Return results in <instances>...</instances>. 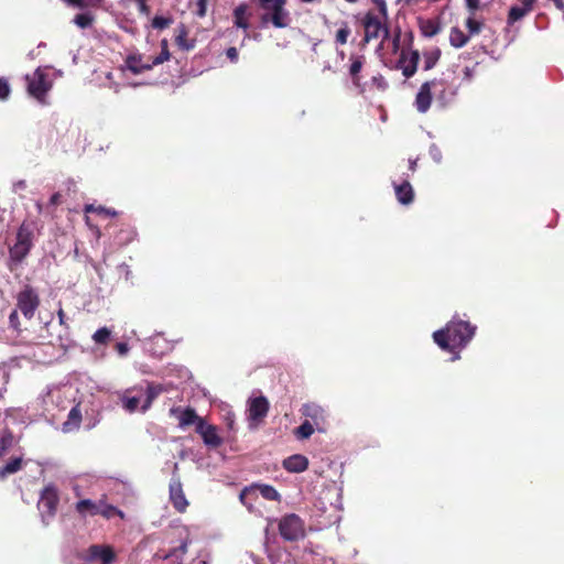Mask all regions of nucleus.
Instances as JSON below:
<instances>
[{
    "label": "nucleus",
    "mask_w": 564,
    "mask_h": 564,
    "mask_svg": "<svg viewBox=\"0 0 564 564\" xmlns=\"http://www.w3.org/2000/svg\"><path fill=\"white\" fill-rule=\"evenodd\" d=\"M476 326L469 322L453 318L442 329L434 332V341L445 351L454 352L466 347L473 339Z\"/></svg>",
    "instance_id": "f257e3e1"
},
{
    "label": "nucleus",
    "mask_w": 564,
    "mask_h": 564,
    "mask_svg": "<svg viewBox=\"0 0 564 564\" xmlns=\"http://www.w3.org/2000/svg\"><path fill=\"white\" fill-rule=\"evenodd\" d=\"M116 349L118 350V352L120 355H124L127 354V351L129 350V347H128V344L127 343H118L116 345Z\"/></svg>",
    "instance_id": "5fc2aeb1"
},
{
    "label": "nucleus",
    "mask_w": 564,
    "mask_h": 564,
    "mask_svg": "<svg viewBox=\"0 0 564 564\" xmlns=\"http://www.w3.org/2000/svg\"><path fill=\"white\" fill-rule=\"evenodd\" d=\"M423 56H424V69L430 70L438 62V59L441 57V51L438 48H435L434 51L425 52Z\"/></svg>",
    "instance_id": "72a5a7b5"
},
{
    "label": "nucleus",
    "mask_w": 564,
    "mask_h": 564,
    "mask_svg": "<svg viewBox=\"0 0 564 564\" xmlns=\"http://www.w3.org/2000/svg\"><path fill=\"white\" fill-rule=\"evenodd\" d=\"M269 411V402L264 397H258L251 400L248 409V419L253 422L262 421Z\"/></svg>",
    "instance_id": "f3484780"
},
{
    "label": "nucleus",
    "mask_w": 564,
    "mask_h": 564,
    "mask_svg": "<svg viewBox=\"0 0 564 564\" xmlns=\"http://www.w3.org/2000/svg\"><path fill=\"white\" fill-rule=\"evenodd\" d=\"M345 1H346V2H348V3H356V2H358L359 0H345Z\"/></svg>",
    "instance_id": "680f3d73"
},
{
    "label": "nucleus",
    "mask_w": 564,
    "mask_h": 564,
    "mask_svg": "<svg viewBox=\"0 0 564 564\" xmlns=\"http://www.w3.org/2000/svg\"><path fill=\"white\" fill-rule=\"evenodd\" d=\"M22 458L15 457L10 459L4 466L0 468V479H4L8 475L14 474L22 468Z\"/></svg>",
    "instance_id": "cd10ccee"
},
{
    "label": "nucleus",
    "mask_w": 564,
    "mask_h": 564,
    "mask_svg": "<svg viewBox=\"0 0 564 564\" xmlns=\"http://www.w3.org/2000/svg\"><path fill=\"white\" fill-rule=\"evenodd\" d=\"M226 55L227 57L231 61V62H237L238 61V51L236 47L231 46L229 47L227 51H226Z\"/></svg>",
    "instance_id": "3c124183"
},
{
    "label": "nucleus",
    "mask_w": 564,
    "mask_h": 564,
    "mask_svg": "<svg viewBox=\"0 0 564 564\" xmlns=\"http://www.w3.org/2000/svg\"><path fill=\"white\" fill-rule=\"evenodd\" d=\"M161 48H162L161 53L158 56H155L154 58L150 59L152 67L160 65L170 59L171 54L169 51V44H167L166 40L161 41Z\"/></svg>",
    "instance_id": "2f4dec72"
},
{
    "label": "nucleus",
    "mask_w": 564,
    "mask_h": 564,
    "mask_svg": "<svg viewBox=\"0 0 564 564\" xmlns=\"http://www.w3.org/2000/svg\"><path fill=\"white\" fill-rule=\"evenodd\" d=\"M181 550H182V552H183V553H185V552H186V550H187V544H186L185 542L181 545Z\"/></svg>",
    "instance_id": "052dcab7"
},
{
    "label": "nucleus",
    "mask_w": 564,
    "mask_h": 564,
    "mask_svg": "<svg viewBox=\"0 0 564 564\" xmlns=\"http://www.w3.org/2000/svg\"><path fill=\"white\" fill-rule=\"evenodd\" d=\"M207 11V0H196V14L199 18L205 17Z\"/></svg>",
    "instance_id": "49530a36"
},
{
    "label": "nucleus",
    "mask_w": 564,
    "mask_h": 564,
    "mask_svg": "<svg viewBox=\"0 0 564 564\" xmlns=\"http://www.w3.org/2000/svg\"><path fill=\"white\" fill-rule=\"evenodd\" d=\"M17 308L26 319H32L41 305L40 294L36 288L26 283L15 295Z\"/></svg>",
    "instance_id": "423d86ee"
},
{
    "label": "nucleus",
    "mask_w": 564,
    "mask_h": 564,
    "mask_svg": "<svg viewBox=\"0 0 564 564\" xmlns=\"http://www.w3.org/2000/svg\"><path fill=\"white\" fill-rule=\"evenodd\" d=\"M401 31L398 30L392 36V52L398 53L400 50Z\"/></svg>",
    "instance_id": "de8ad7c7"
},
{
    "label": "nucleus",
    "mask_w": 564,
    "mask_h": 564,
    "mask_svg": "<svg viewBox=\"0 0 564 564\" xmlns=\"http://www.w3.org/2000/svg\"><path fill=\"white\" fill-rule=\"evenodd\" d=\"M11 94L9 82L0 77V100H7Z\"/></svg>",
    "instance_id": "c03bdc74"
},
{
    "label": "nucleus",
    "mask_w": 564,
    "mask_h": 564,
    "mask_svg": "<svg viewBox=\"0 0 564 564\" xmlns=\"http://www.w3.org/2000/svg\"><path fill=\"white\" fill-rule=\"evenodd\" d=\"M395 197L402 205H409L414 199V191L408 180H404L401 184L394 185Z\"/></svg>",
    "instance_id": "412c9836"
},
{
    "label": "nucleus",
    "mask_w": 564,
    "mask_h": 564,
    "mask_svg": "<svg viewBox=\"0 0 564 564\" xmlns=\"http://www.w3.org/2000/svg\"><path fill=\"white\" fill-rule=\"evenodd\" d=\"M111 332L107 327H101L95 332L93 339L96 344L106 345L110 339Z\"/></svg>",
    "instance_id": "ea45409f"
},
{
    "label": "nucleus",
    "mask_w": 564,
    "mask_h": 564,
    "mask_svg": "<svg viewBox=\"0 0 564 564\" xmlns=\"http://www.w3.org/2000/svg\"><path fill=\"white\" fill-rule=\"evenodd\" d=\"M57 316H58V323H59V325H61V326H64L66 329H68V325H67L66 319H65V317H66V316H65V312H64V310H63V308H59V310L57 311Z\"/></svg>",
    "instance_id": "603ef678"
},
{
    "label": "nucleus",
    "mask_w": 564,
    "mask_h": 564,
    "mask_svg": "<svg viewBox=\"0 0 564 564\" xmlns=\"http://www.w3.org/2000/svg\"><path fill=\"white\" fill-rule=\"evenodd\" d=\"M351 31L347 22H343L340 29L336 32V43L345 45Z\"/></svg>",
    "instance_id": "58836bf2"
},
{
    "label": "nucleus",
    "mask_w": 564,
    "mask_h": 564,
    "mask_svg": "<svg viewBox=\"0 0 564 564\" xmlns=\"http://www.w3.org/2000/svg\"><path fill=\"white\" fill-rule=\"evenodd\" d=\"M482 22L480 21H477L474 15H470L467 20H466V28L468 30V35L469 37L473 36V35H477L481 32L482 30Z\"/></svg>",
    "instance_id": "4c0bfd02"
},
{
    "label": "nucleus",
    "mask_w": 564,
    "mask_h": 564,
    "mask_svg": "<svg viewBox=\"0 0 564 564\" xmlns=\"http://www.w3.org/2000/svg\"><path fill=\"white\" fill-rule=\"evenodd\" d=\"M469 41V35L465 34L459 28L453 26L449 33V43L455 48L465 46Z\"/></svg>",
    "instance_id": "b1692460"
},
{
    "label": "nucleus",
    "mask_w": 564,
    "mask_h": 564,
    "mask_svg": "<svg viewBox=\"0 0 564 564\" xmlns=\"http://www.w3.org/2000/svg\"><path fill=\"white\" fill-rule=\"evenodd\" d=\"M19 310L15 308L13 310L10 315H9V325L12 329H14L15 332L20 333L22 329H21V322H20V317H19Z\"/></svg>",
    "instance_id": "37998d69"
},
{
    "label": "nucleus",
    "mask_w": 564,
    "mask_h": 564,
    "mask_svg": "<svg viewBox=\"0 0 564 564\" xmlns=\"http://www.w3.org/2000/svg\"><path fill=\"white\" fill-rule=\"evenodd\" d=\"M25 80L28 83V93L41 104H46V95L52 88L48 75L41 68H37L33 74L26 75Z\"/></svg>",
    "instance_id": "6e6552de"
},
{
    "label": "nucleus",
    "mask_w": 564,
    "mask_h": 564,
    "mask_svg": "<svg viewBox=\"0 0 564 564\" xmlns=\"http://www.w3.org/2000/svg\"><path fill=\"white\" fill-rule=\"evenodd\" d=\"M409 169L414 172L416 169V160H410Z\"/></svg>",
    "instance_id": "bf43d9fd"
},
{
    "label": "nucleus",
    "mask_w": 564,
    "mask_h": 564,
    "mask_svg": "<svg viewBox=\"0 0 564 564\" xmlns=\"http://www.w3.org/2000/svg\"><path fill=\"white\" fill-rule=\"evenodd\" d=\"M529 11L523 7L513 6L509 10L508 23L512 24L522 19Z\"/></svg>",
    "instance_id": "e433bc0d"
},
{
    "label": "nucleus",
    "mask_w": 564,
    "mask_h": 564,
    "mask_svg": "<svg viewBox=\"0 0 564 564\" xmlns=\"http://www.w3.org/2000/svg\"><path fill=\"white\" fill-rule=\"evenodd\" d=\"M421 31L424 36L432 37L441 31L440 23L434 20H426L421 25Z\"/></svg>",
    "instance_id": "473e14b6"
},
{
    "label": "nucleus",
    "mask_w": 564,
    "mask_h": 564,
    "mask_svg": "<svg viewBox=\"0 0 564 564\" xmlns=\"http://www.w3.org/2000/svg\"><path fill=\"white\" fill-rule=\"evenodd\" d=\"M159 393H160V389H158L153 384H149L148 386V389H147V400H145L144 404L142 405V411L143 412H145L150 408L151 403L158 397Z\"/></svg>",
    "instance_id": "a19ab883"
},
{
    "label": "nucleus",
    "mask_w": 564,
    "mask_h": 564,
    "mask_svg": "<svg viewBox=\"0 0 564 564\" xmlns=\"http://www.w3.org/2000/svg\"><path fill=\"white\" fill-rule=\"evenodd\" d=\"M82 411L79 404L73 406L67 415V420L63 423V432L69 433L77 431L82 423Z\"/></svg>",
    "instance_id": "4be33fe9"
},
{
    "label": "nucleus",
    "mask_w": 564,
    "mask_h": 564,
    "mask_svg": "<svg viewBox=\"0 0 564 564\" xmlns=\"http://www.w3.org/2000/svg\"><path fill=\"white\" fill-rule=\"evenodd\" d=\"M258 490L260 492V495L265 499V500H270V501H278L280 502L281 501V495L278 492V490L271 486V485H265V484H254L252 486H250L249 488H245L241 492H240V501L243 503V505H248L247 502V498L250 496V495H253L254 491Z\"/></svg>",
    "instance_id": "f8f14e48"
},
{
    "label": "nucleus",
    "mask_w": 564,
    "mask_h": 564,
    "mask_svg": "<svg viewBox=\"0 0 564 564\" xmlns=\"http://www.w3.org/2000/svg\"><path fill=\"white\" fill-rule=\"evenodd\" d=\"M15 443L13 432L9 427H4L0 435V456L7 453Z\"/></svg>",
    "instance_id": "bb28decb"
},
{
    "label": "nucleus",
    "mask_w": 564,
    "mask_h": 564,
    "mask_svg": "<svg viewBox=\"0 0 564 564\" xmlns=\"http://www.w3.org/2000/svg\"><path fill=\"white\" fill-rule=\"evenodd\" d=\"M59 505V491L54 484L46 485L40 492V500L37 508L42 516L43 521L45 519H52L57 512Z\"/></svg>",
    "instance_id": "1a4fd4ad"
},
{
    "label": "nucleus",
    "mask_w": 564,
    "mask_h": 564,
    "mask_svg": "<svg viewBox=\"0 0 564 564\" xmlns=\"http://www.w3.org/2000/svg\"><path fill=\"white\" fill-rule=\"evenodd\" d=\"M121 401H122L123 409L127 410L128 412L132 413L139 408V404L141 401V394L130 395V392L127 391L124 393V395L122 397Z\"/></svg>",
    "instance_id": "c756f323"
},
{
    "label": "nucleus",
    "mask_w": 564,
    "mask_h": 564,
    "mask_svg": "<svg viewBox=\"0 0 564 564\" xmlns=\"http://www.w3.org/2000/svg\"><path fill=\"white\" fill-rule=\"evenodd\" d=\"M388 83L386 78L381 74H377L372 76L371 78V87L376 88L377 90L384 91L388 88Z\"/></svg>",
    "instance_id": "79ce46f5"
},
{
    "label": "nucleus",
    "mask_w": 564,
    "mask_h": 564,
    "mask_svg": "<svg viewBox=\"0 0 564 564\" xmlns=\"http://www.w3.org/2000/svg\"><path fill=\"white\" fill-rule=\"evenodd\" d=\"M67 4L78 8V9H85L88 8V3L86 0H64Z\"/></svg>",
    "instance_id": "09e8293b"
},
{
    "label": "nucleus",
    "mask_w": 564,
    "mask_h": 564,
    "mask_svg": "<svg viewBox=\"0 0 564 564\" xmlns=\"http://www.w3.org/2000/svg\"><path fill=\"white\" fill-rule=\"evenodd\" d=\"M248 6L246 3H241L234 10V23L237 28L248 30L250 24L247 19Z\"/></svg>",
    "instance_id": "5701e85b"
},
{
    "label": "nucleus",
    "mask_w": 564,
    "mask_h": 564,
    "mask_svg": "<svg viewBox=\"0 0 564 564\" xmlns=\"http://www.w3.org/2000/svg\"><path fill=\"white\" fill-rule=\"evenodd\" d=\"M62 195L59 193H54L48 202V206H57L61 204Z\"/></svg>",
    "instance_id": "864d4df0"
},
{
    "label": "nucleus",
    "mask_w": 564,
    "mask_h": 564,
    "mask_svg": "<svg viewBox=\"0 0 564 564\" xmlns=\"http://www.w3.org/2000/svg\"><path fill=\"white\" fill-rule=\"evenodd\" d=\"M76 512L82 517L101 516L111 519L115 516L123 518V512L117 507L108 503L107 496L102 495L98 500L82 499L75 503Z\"/></svg>",
    "instance_id": "20e7f679"
},
{
    "label": "nucleus",
    "mask_w": 564,
    "mask_h": 564,
    "mask_svg": "<svg viewBox=\"0 0 564 564\" xmlns=\"http://www.w3.org/2000/svg\"><path fill=\"white\" fill-rule=\"evenodd\" d=\"M83 558L87 562L99 561L100 564H111L116 560V553L110 545L93 544Z\"/></svg>",
    "instance_id": "9b49d317"
},
{
    "label": "nucleus",
    "mask_w": 564,
    "mask_h": 564,
    "mask_svg": "<svg viewBox=\"0 0 564 564\" xmlns=\"http://www.w3.org/2000/svg\"><path fill=\"white\" fill-rule=\"evenodd\" d=\"M170 500L174 509L178 512H184L188 506V501L178 478H173L170 482Z\"/></svg>",
    "instance_id": "dca6fc26"
},
{
    "label": "nucleus",
    "mask_w": 564,
    "mask_h": 564,
    "mask_svg": "<svg viewBox=\"0 0 564 564\" xmlns=\"http://www.w3.org/2000/svg\"><path fill=\"white\" fill-rule=\"evenodd\" d=\"M301 413L306 417L305 420H310L311 423L316 425V430L324 431V425L326 423L325 410L316 404V403H305Z\"/></svg>",
    "instance_id": "4468645a"
},
{
    "label": "nucleus",
    "mask_w": 564,
    "mask_h": 564,
    "mask_svg": "<svg viewBox=\"0 0 564 564\" xmlns=\"http://www.w3.org/2000/svg\"><path fill=\"white\" fill-rule=\"evenodd\" d=\"M350 61H351V64H350V67H349V74H350V76L352 78L354 85L359 86L360 85L359 73L362 69L365 57L364 56H354L352 55L350 57Z\"/></svg>",
    "instance_id": "a878e982"
},
{
    "label": "nucleus",
    "mask_w": 564,
    "mask_h": 564,
    "mask_svg": "<svg viewBox=\"0 0 564 564\" xmlns=\"http://www.w3.org/2000/svg\"><path fill=\"white\" fill-rule=\"evenodd\" d=\"M135 231L132 227L127 226L124 229H121L119 235L116 236V239L118 240V243L120 246H124L129 242H131L135 237Z\"/></svg>",
    "instance_id": "f704fd0d"
},
{
    "label": "nucleus",
    "mask_w": 564,
    "mask_h": 564,
    "mask_svg": "<svg viewBox=\"0 0 564 564\" xmlns=\"http://www.w3.org/2000/svg\"><path fill=\"white\" fill-rule=\"evenodd\" d=\"M57 340L59 341V344L62 345V336H58L57 337Z\"/></svg>",
    "instance_id": "e2e57ef3"
},
{
    "label": "nucleus",
    "mask_w": 564,
    "mask_h": 564,
    "mask_svg": "<svg viewBox=\"0 0 564 564\" xmlns=\"http://www.w3.org/2000/svg\"><path fill=\"white\" fill-rule=\"evenodd\" d=\"M171 412L172 413L180 412L178 424L181 427L189 426L193 424L198 426V422L204 421V419L198 416L196 411L191 406H187L185 409L174 408L171 410Z\"/></svg>",
    "instance_id": "6ab92c4d"
},
{
    "label": "nucleus",
    "mask_w": 564,
    "mask_h": 564,
    "mask_svg": "<svg viewBox=\"0 0 564 564\" xmlns=\"http://www.w3.org/2000/svg\"><path fill=\"white\" fill-rule=\"evenodd\" d=\"M124 65L132 74L139 75L145 70L152 69L151 61H143L141 54H130L124 59Z\"/></svg>",
    "instance_id": "a211bd4d"
},
{
    "label": "nucleus",
    "mask_w": 564,
    "mask_h": 564,
    "mask_svg": "<svg viewBox=\"0 0 564 564\" xmlns=\"http://www.w3.org/2000/svg\"><path fill=\"white\" fill-rule=\"evenodd\" d=\"M33 227L32 224L22 223L17 232V241L9 249L10 261L20 264L30 253L33 247Z\"/></svg>",
    "instance_id": "39448f33"
},
{
    "label": "nucleus",
    "mask_w": 564,
    "mask_h": 564,
    "mask_svg": "<svg viewBox=\"0 0 564 564\" xmlns=\"http://www.w3.org/2000/svg\"><path fill=\"white\" fill-rule=\"evenodd\" d=\"M435 85V80L425 82L421 85L414 100L416 110L421 113H425L432 104V87Z\"/></svg>",
    "instance_id": "2eb2a0df"
},
{
    "label": "nucleus",
    "mask_w": 564,
    "mask_h": 564,
    "mask_svg": "<svg viewBox=\"0 0 564 564\" xmlns=\"http://www.w3.org/2000/svg\"><path fill=\"white\" fill-rule=\"evenodd\" d=\"M94 20L95 17L91 13L86 12L75 15L74 23L80 29H86L93 25Z\"/></svg>",
    "instance_id": "c9c22d12"
},
{
    "label": "nucleus",
    "mask_w": 564,
    "mask_h": 564,
    "mask_svg": "<svg viewBox=\"0 0 564 564\" xmlns=\"http://www.w3.org/2000/svg\"><path fill=\"white\" fill-rule=\"evenodd\" d=\"M171 23V20L164 17L156 15L152 20V26L154 29L163 30L167 28Z\"/></svg>",
    "instance_id": "a18cd8bd"
},
{
    "label": "nucleus",
    "mask_w": 564,
    "mask_h": 564,
    "mask_svg": "<svg viewBox=\"0 0 564 564\" xmlns=\"http://www.w3.org/2000/svg\"><path fill=\"white\" fill-rule=\"evenodd\" d=\"M377 11L369 10L361 19V25L365 31L364 41L370 42L382 36V42L390 36L388 26V4L386 0H371Z\"/></svg>",
    "instance_id": "f03ea898"
},
{
    "label": "nucleus",
    "mask_w": 564,
    "mask_h": 564,
    "mask_svg": "<svg viewBox=\"0 0 564 564\" xmlns=\"http://www.w3.org/2000/svg\"><path fill=\"white\" fill-rule=\"evenodd\" d=\"M281 538L286 542H297L305 538V523L300 516L288 513L278 523Z\"/></svg>",
    "instance_id": "0eeeda50"
},
{
    "label": "nucleus",
    "mask_w": 564,
    "mask_h": 564,
    "mask_svg": "<svg viewBox=\"0 0 564 564\" xmlns=\"http://www.w3.org/2000/svg\"><path fill=\"white\" fill-rule=\"evenodd\" d=\"M520 1L522 3L523 8H525L529 12L532 11L535 0H520Z\"/></svg>",
    "instance_id": "6e6d98bb"
},
{
    "label": "nucleus",
    "mask_w": 564,
    "mask_h": 564,
    "mask_svg": "<svg viewBox=\"0 0 564 564\" xmlns=\"http://www.w3.org/2000/svg\"><path fill=\"white\" fill-rule=\"evenodd\" d=\"M420 62V53L417 50H413L408 53L404 48L400 51L399 58L395 64L397 69L402 70V75L405 78H411L417 70Z\"/></svg>",
    "instance_id": "9d476101"
},
{
    "label": "nucleus",
    "mask_w": 564,
    "mask_h": 564,
    "mask_svg": "<svg viewBox=\"0 0 564 564\" xmlns=\"http://www.w3.org/2000/svg\"><path fill=\"white\" fill-rule=\"evenodd\" d=\"M282 466L290 473H302L307 469L308 459L304 455L294 454L285 458Z\"/></svg>",
    "instance_id": "aec40b11"
},
{
    "label": "nucleus",
    "mask_w": 564,
    "mask_h": 564,
    "mask_svg": "<svg viewBox=\"0 0 564 564\" xmlns=\"http://www.w3.org/2000/svg\"><path fill=\"white\" fill-rule=\"evenodd\" d=\"M263 13L260 21L263 25L271 24L276 29H285L291 23V15L285 8L288 0H257Z\"/></svg>",
    "instance_id": "7ed1b4c3"
},
{
    "label": "nucleus",
    "mask_w": 564,
    "mask_h": 564,
    "mask_svg": "<svg viewBox=\"0 0 564 564\" xmlns=\"http://www.w3.org/2000/svg\"><path fill=\"white\" fill-rule=\"evenodd\" d=\"M187 36H188V31L185 28V25L178 26L176 30L175 42L181 48H183L185 51L193 50L195 46L194 40L188 41Z\"/></svg>",
    "instance_id": "393cba45"
},
{
    "label": "nucleus",
    "mask_w": 564,
    "mask_h": 564,
    "mask_svg": "<svg viewBox=\"0 0 564 564\" xmlns=\"http://www.w3.org/2000/svg\"><path fill=\"white\" fill-rule=\"evenodd\" d=\"M84 212L85 214H89V213H96L98 215H101V216H105V217H115L118 215V213L113 209H109V208H106L104 206H95L93 204H87L85 205L84 207Z\"/></svg>",
    "instance_id": "7c9ffc66"
},
{
    "label": "nucleus",
    "mask_w": 564,
    "mask_h": 564,
    "mask_svg": "<svg viewBox=\"0 0 564 564\" xmlns=\"http://www.w3.org/2000/svg\"><path fill=\"white\" fill-rule=\"evenodd\" d=\"M316 429V425L311 423L310 420H305L299 427L294 430V435L299 440H306L312 436Z\"/></svg>",
    "instance_id": "c85d7f7f"
},
{
    "label": "nucleus",
    "mask_w": 564,
    "mask_h": 564,
    "mask_svg": "<svg viewBox=\"0 0 564 564\" xmlns=\"http://www.w3.org/2000/svg\"><path fill=\"white\" fill-rule=\"evenodd\" d=\"M466 6L470 11V15H474L475 11L479 8V0H466Z\"/></svg>",
    "instance_id": "8fccbe9b"
},
{
    "label": "nucleus",
    "mask_w": 564,
    "mask_h": 564,
    "mask_svg": "<svg viewBox=\"0 0 564 564\" xmlns=\"http://www.w3.org/2000/svg\"><path fill=\"white\" fill-rule=\"evenodd\" d=\"M86 223L89 225V217L86 216Z\"/></svg>",
    "instance_id": "0e129e2a"
},
{
    "label": "nucleus",
    "mask_w": 564,
    "mask_h": 564,
    "mask_svg": "<svg viewBox=\"0 0 564 564\" xmlns=\"http://www.w3.org/2000/svg\"><path fill=\"white\" fill-rule=\"evenodd\" d=\"M195 430L202 436L206 446L217 448L223 444V438L218 434L217 426L207 424L205 420L199 421Z\"/></svg>",
    "instance_id": "ddd939ff"
},
{
    "label": "nucleus",
    "mask_w": 564,
    "mask_h": 564,
    "mask_svg": "<svg viewBox=\"0 0 564 564\" xmlns=\"http://www.w3.org/2000/svg\"><path fill=\"white\" fill-rule=\"evenodd\" d=\"M88 3V7H99L102 2V0H86Z\"/></svg>",
    "instance_id": "4d7b16f0"
},
{
    "label": "nucleus",
    "mask_w": 564,
    "mask_h": 564,
    "mask_svg": "<svg viewBox=\"0 0 564 564\" xmlns=\"http://www.w3.org/2000/svg\"><path fill=\"white\" fill-rule=\"evenodd\" d=\"M554 2V6L558 10H564V1L563 0H552Z\"/></svg>",
    "instance_id": "13d9d810"
}]
</instances>
